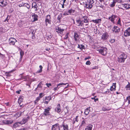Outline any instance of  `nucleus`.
I'll return each instance as SVG.
<instances>
[{
	"mask_svg": "<svg viewBox=\"0 0 130 130\" xmlns=\"http://www.w3.org/2000/svg\"><path fill=\"white\" fill-rule=\"evenodd\" d=\"M59 130H68V126L67 124H63L59 127Z\"/></svg>",
	"mask_w": 130,
	"mask_h": 130,
	"instance_id": "nucleus-4",
	"label": "nucleus"
},
{
	"mask_svg": "<svg viewBox=\"0 0 130 130\" xmlns=\"http://www.w3.org/2000/svg\"><path fill=\"white\" fill-rule=\"evenodd\" d=\"M110 89L109 90V89H107V94H110L111 93V92L110 91Z\"/></svg>",
	"mask_w": 130,
	"mask_h": 130,
	"instance_id": "nucleus-49",
	"label": "nucleus"
},
{
	"mask_svg": "<svg viewBox=\"0 0 130 130\" xmlns=\"http://www.w3.org/2000/svg\"><path fill=\"white\" fill-rule=\"evenodd\" d=\"M126 100L129 101L130 100V96H129L128 97H127L126 98Z\"/></svg>",
	"mask_w": 130,
	"mask_h": 130,
	"instance_id": "nucleus-54",
	"label": "nucleus"
},
{
	"mask_svg": "<svg viewBox=\"0 0 130 130\" xmlns=\"http://www.w3.org/2000/svg\"><path fill=\"white\" fill-rule=\"evenodd\" d=\"M82 19L84 23H88V18L87 16H85L83 17Z\"/></svg>",
	"mask_w": 130,
	"mask_h": 130,
	"instance_id": "nucleus-19",
	"label": "nucleus"
},
{
	"mask_svg": "<svg viewBox=\"0 0 130 130\" xmlns=\"http://www.w3.org/2000/svg\"><path fill=\"white\" fill-rule=\"evenodd\" d=\"M117 16L116 15L113 14L110 17H109L108 19L114 24L115 23L114 21L115 20L116 18H117Z\"/></svg>",
	"mask_w": 130,
	"mask_h": 130,
	"instance_id": "nucleus-8",
	"label": "nucleus"
},
{
	"mask_svg": "<svg viewBox=\"0 0 130 130\" xmlns=\"http://www.w3.org/2000/svg\"><path fill=\"white\" fill-rule=\"evenodd\" d=\"M86 6L87 8L89 9H91L92 8V5H89L88 4H86Z\"/></svg>",
	"mask_w": 130,
	"mask_h": 130,
	"instance_id": "nucleus-34",
	"label": "nucleus"
},
{
	"mask_svg": "<svg viewBox=\"0 0 130 130\" xmlns=\"http://www.w3.org/2000/svg\"><path fill=\"white\" fill-rule=\"evenodd\" d=\"M9 40L10 45H14L15 43L17 42V40L13 38H10Z\"/></svg>",
	"mask_w": 130,
	"mask_h": 130,
	"instance_id": "nucleus-7",
	"label": "nucleus"
},
{
	"mask_svg": "<svg viewBox=\"0 0 130 130\" xmlns=\"http://www.w3.org/2000/svg\"><path fill=\"white\" fill-rule=\"evenodd\" d=\"M45 50L46 51H50V48H46Z\"/></svg>",
	"mask_w": 130,
	"mask_h": 130,
	"instance_id": "nucleus-63",
	"label": "nucleus"
},
{
	"mask_svg": "<svg viewBox=\"0 0 130 130\" xmlns=\"http://www.w3.org/2000/svg\"><path fill=\"white\" fill-rule=\"evenodd\" d=\"M43 102L44 104H47L48 103V101H47L45 100V101L44 102Z\"/></svg>",
	"mask_w": 130,
	"mask_h": 130,
	"instance_id": "nucleus-57",
	"label": "nucleus"
},
{
	"mask_svg": "<svg viewBox=\"0 0 130 130\" xmlns=\"http://www.w3.org/2000/svg\"><path fill=\"white\" fill-rule=\"evenodd\" d=\"M24 52L22 50H21L20 52V57H23V56L24 55Z\"/></svg>",
	"mask_w": 130,
	"mask_h": 130,
	"instance_id": "nucleus-41",
	"label": "nucleus"
},
{
	"mask_svg": "<svg viewBox=\"0 0 130 130\" xmlns=\"http://www.w3.org/2000/svg\"><path fill=\"white\" fill-rule=\"evenodd\" d=\"M24 6L26 7L28 9H29L30 8V6L28 3H24Z\"/></svg>",
	"mask_w": 130,
	"mask_h": 130,
	"instance_id": "nucleus-32",
	"label": "nucleus"
},
{
	"mask_svg": "<svg viewBox=\"0 0 130 130\" xmlns=\"http://www.w3.org/2000/svg\"><path fill=\"white\" fill-rule=\"evenodd\" d=\"M32 7H33L35 9V11H36L38 9L37 8L38 7V6L36 3L34 2L32 3Z\"/></svg>",
	"mask_w": 130,
	"mask_h": 130,
	"instance_id": "nucleus-20",
	"label": "nucleus"
},
{
	"mask_svg": "<svg viewBox=\"0 0 130 130\" xmlns=\"http://www.w3.org/2000/svg\"><path fill=\"white\" fill-rule=\"evenodd\" d=\"M42 84L41 83H40L38 85V87L41 88L42 87L41 86V84Z\"/></svg>",
	"mask_w": 130,
	"mask_h": 130,
	"instance_id": "nucleus-51",
	"label": "nucleus"
},
{
	"mask_svg": "<svg viewBox=\"0 0 130 130\" xmlns=\"http://www.w3.org/2000/svg\"><path fill=\"white\" fill-rule=\"evenodd\" d=\"M46 85L48 87H49L50 86H52L51 84V83H46Z\"/></svg>",
	"mask_w": 130,
	"mask_h": 130,
	"instance_id": "nucleus-48",
	"label": "nucleus"
},
{
	"mask_svg": "<svg viewBox=\"0 0 130 130\" xmlns=\"http://www.w3.org/2000/svg\"><path fill=\"white\" fill-rule=\"evenodd\" d=\"M105 0H99L100 2L101 3L104 2Z\"/></svg>",
	"mask_w": 130,
	"mask_h": 130,
	"instance_id": "nucleus-61",
	"label": "nucleus"
},
{
	"mask_svg": "<svg viewBox=\"0 0 130 130\" xmlns=\"http://www.w3.org/2000/svg\"><path fill=\"white\" fill-rule=\"evenodd\" d=\"M87 2L90 3L91 4H92L94 3V1L93 0H88Z\"/></svg>",
	"mask_w": 130,
	"mask_h": 130,
	"instance_id": "nucleus-42",
	"label": "nucleus"
},
{
	"mask_svg": "<svg viewBox=\"0 0 130 130\" xmlns=\"http://www.w3.org/2000/svg\"><path fill=\"white\" fill-rule=\"evenodd\" d=\"M59 87H58V86H57V87L54 88L53 90L54 91H55L56 90H58L59 89Z\"/></svg>",
	"mask_w": 130,
	"mask_h": 130,
	"instance_id": "nucleus-47",
	"label": "nucleus"
},
{
	"mask_svg": "<svg viewBox=\"0 0 130 130\" xmlns=\"http://www.w3.org/2000/svg\"><path fill=\"white\" fill-rule=\"evenodd\" d=\"M126 89L128 90L130 89V84H128L127 85L126 87Z\"/></svg>",
	"mask_w": 130,
	"mask_h": 130,
	"instance_id": "nucleus-43",
	"label": "nucleus"
},
{
	"mask_svg": "<svg viewBox=\"0 0 130 130\" xmlns=\"http://www.w3.org/2000/svg\"><path fill=\"white\" fill-rule=\"evenodd\" d=\"M90 58H91V57H87L85 58V60H86L87 59H90Z\"/></svg>",
	"mask_w": 130,
	"mask_h": 130,
	"instance_id": "nucleus-56",
	"label": "nucleus"
},
{
	"mask_svg": "<svg viewBox=\"0 0 130 130\" xmlns=\"http://www.w3.org/2000/svg\"><path fill=\"white\" fill-rule=\"evenodd\" d=\"M62 16L61 14H60L58 15L57 18V19L59 21H60V20L62 18Z\"/></svg>",
	"mask_w": 130,
	"mask_h": 130,
	"instance_id": "nucleus-39",
	"label": "nucleus"
},
{
	"mask_svg": "<svg viewBox=\"0 0 130 130\" xmlns=\"http://www.w3.org/2000/svg\"><path fill=\"white\" fill-rule=\"evenodd\" d=\"M51 109L50 108L47 107V108L44 109V111L43 112V114L45 116H47L50 115V111Z\"/></svg>",
	"mask_w": 130,
	"mask_h": 130,
	"instance_id": "nucleus-9",
	"label": "nucleus"
},
{
	"mask_svg": "<svg viewBox=\"0 0 130 130\" xmlns=\"http://www.w3.org/2000/svg\"><path fill=\"white\" fill-rule=\"evenodd\" d=\"M20 124V122H15L13 124V127L14 128H16L17 127L19 126Z\"/></svg>",
	"mask_w": 130,
	"mask_h": 130,
	"instance_id": "nucleus-27",
	"label": "nucleus"
},
{
	"mask_svg": "<svg viewBox=\"0 0 130 130\" xmlns=\"http://www.w3.org/2000/svg\"><path fill=\"white\" fill-rule=\"evenodd\" d=\"M90 107H88L85 110L84 113L86 115H87L89 113V111H90Z\"/></svg>",
	"mask_w": 130,
	"mask_h": 130,
	"instance_id": "nucleus-25",
	"label": "nucleus"
},
{
	"mask_svg": "<svg viewBox=\"0 0 130 130\" xmlns=\"http://www.w3.org/2000/svg\"><path fill=\"white\" fill-rule=\"evenodd\" d=\"M51 97L50 96H48L46 97L45 98V100L46 101L49 102L50 100H51Z\"/></svg>",
	"mask_w": 130,
	"mask_h": 130,
	"instance_id": "nucleus-29",
	"label": "nucleus"
},
{
	"mask_svg": "<svg viewBox=\"0 0 130 130\" xmlns=\"http://www.w3.org/2000/svg\"><path fill=\"white\" fill-rule=\"evenodd\" d=\"M97 51H99L100 54L104 56H105L107 53V49L105 47H101Z\"/></svg>",
	"mask_w": 130,
	"mask_h": 130,
	"instance_id": "nucleus-2",
	"label": "nucleus"
},
{
	"mask_svg": "<svg viewBox=\"0 0 130 130\" xmlns=\"http://www.w3.org/2000/svg\"><path fill=\"white\" fill-rule=\"evenodd\" d=\"M63 14L64 15H68V13L67 12H64L63 13Z\"/></svg>",
	"mask_w": 130,
	"mask_h": 130,
	"instance_id": "nucleus-58",
	"label": "nucleus"
},
{
	"mask_svg": "<svg viewBox=\"0 0 130 130\" xmlns=\"http://www.w3.org/2000/svg\"><path fill=\"white\" fill-rule=\"evenodd\" d=\"M65 25H61L57 27L56 29L57 30V32L60 34L63 33V32L65 29L64 26Z\"/></svg>",
	"mask_w": 130,
	"mask_h": 130,
	"instance_id": "nucleus-3",
	"label": "nucleus"
},
{
	"mask_svg": "<svg viewBox=\"0 0 130 130\" xmlns=\"http://www.w3.org/2000/svg\"><path fill=\"white\" fill-rule=\"evenodd\" d=\"M117 1H118L117 0H114L112 3L110 5V7H114L115 6V3L117 2Z\"/></svg>",
	"mask_w": 130,
	"mask_h": 130,
	"instance_id": "nucleus-28",
	"label": "nucleus"
},
{
	"mask_svg": "<svg viewBox=\"0 0 130 130\" xmlns=\"http://www.w3.org/2000/svg\"><path fill=\"white\" fill-rule=\"evenodd\" d=\"M112 30L115 32H118L120 31V29L118 27L114 26L112 28Z\"/></svg>",
	"mask_w": 130,
	"mask_h": 130,
	"instance_id": "nucleus-11",
	"label": "nucleus"
},
{
	"mask_svg": "<svg viewBox=\"0 0 130 130\" xmlns=\"http://www.w3.org/2000/svg\"><path fill=\"white\" fill-rule=\"evenodd\" d=\"M103 110H104V111H108L109 110V109H106L104 108V109H103Z\"/></svg>",
	"mask_w": 130,
	"mask_h": 130,
	"instance_id": "nucleus-62",
	"label": "nucleus"
},
{
	"mask_svg": "<svg viewBox=\"0 0 130 130\" xmlns=\"http://www.w3.org/2000/svg\"><path fill=\"white\" fill-rule=\"evenodd\" d=\"M22 57H20V59H19V62H21V61H22Z\"/></svg>",
	"mask_w": 130,
	"mask_h": 130,
	"instance_id": "nucleus-59",
	"label": "nucleus"
},
{
	"mask_svg": "<svg viewBox=\"0 0 130 130\" xmlns=\"http://www.w3.org/2000/svg\"><path fill=\"white\" fill-rule=\"evenodd\" d=\"M123 7L126 9L130 8V5L128 4H124L123 5Z\"/></svg>",
	"mask_w": 130,
	"mask_h": 130,
	"instance_id": "nucleus-22",
	"label": "nucleus"
},
{
	"mask_svg": "<svg viewBox=\"0 0 130 130\" xmlns=\"http://www.w3.org/2000/svg\"><path fill=\"white\" fill-rule=\"evenodd\" d=\"M76 22L77 24H76L77 26H83L84 25V24L83 23H82V21H81L80 19H78L76 20Z\"/></svg>",
	"mask_w": 130,
	"mask_h": 130,
	"instance_id": "nucleus-16",
	"label": "nucleus"
},
{
	"mask_svg": "<svg viewBox=\"0 0 130 130\" xmlns=\"http://www.w3.org/2000/svg\"><path fill=\"white\" fill-rule=\"evenodd\" d=\"M78 116H76V117L74 119L73 122V124H74L75 123H76L78 122Z\"/></svg>",
	"mask_w": 130,
	"mask_h": 130,
	"instance_id": "nucleus-26",
	"label": "nucleus"
},
{
	"mask_svg": "<svg viewBox=\"0 0 130 130\" xmlns=\"http://www.w3.org/2000/svg\"><path fill=\"white\" fill-rule=\"evenodd\" d=\"M51 17L50 15H48L46 16L45 20V22L46 26H47L48 24H50L51 22Z\"/></svg>",
	"mask_w": 130,
	"mask_h": 130,
	"instance_id": "nucleus-5",
	"label": "nucleus"
},
{
	"mask_svg": "<svg viewBox=\"0 0 130 130\" xmlns=\"http://www.w3.org/2000/svg\"><path fill=\"white\" fill-rule=\"evenodd\" d=\"M100 7L102 9H103L104 8V6L103 5H101L100 6Z\"/></svg>",
	"mask_w": 130,
	"mask_h": 130,
	"instance_id": "nucleus-60",
	"label": "nucleus"
},
{
	"mask_svg": "<svg viewBox=\"0 0 130 130\" xmlns=\"http://www.w3.org/2000/svg\"><path fill=\"white\" fill-rule=\"evenodd\" d=\"M124 35L125 37L130 36V27L128 28L124 31Z\"/></svg>",
	"mask_w": 130,
	"mask_h": 130,
	"instance_id": "nucleus-6",
	"label": "nucleus"
},
{
	"mask_svg": "<svg viewBox=\"0 0 130 130\" xmlns=\"http://www.w3.org/2000/svg\"><path fill=\"white\" fill-rule=\"evenodd\" d=\"M108 36L107 33H104L102 36L101 39L103 40H106L108 38Z\"/></svg>",
	"mask_w": 130,
	"mask_h": 130,
	"instance_id": "nucleus-12",
	"label": "nucleus"
},
{
	"mask_svg": "<svg viewBox=\"0 0 130 130\" xmlns=\"http://www.w3.org/2000/svg\"><path fill=\"white\" fill-rule=\"evenodd\" d=\"M22 113H23V112H19L18 113V114H19V115L18 116L20 117V116H21V114Z\"/></svg>",
	"mask_w": 130,
	"mask_h": 130,
	"instance_id": "nucleus-53",
	"label": "nucleus"
},
{
	"mask_svg": "<svg viewBox=\"0 0 130 130\" xmlns=\"http://www.w3.org/2000/svg\"><path fill=\"white\" fill-rule=\"evenodd\" d=\"M127 57L126 54L123 53H121L118 57L117 61L120 63L124 62L125 59Z\"/></svg>",
	"mask_w": 130,
	"mask_h": 130,
	"instance_id": "nucleus-1",
	"label": "nucleus"
},
{
	"mask_svg": "<svg viewBox=\"0 0 130 130\" xmlns=\"http://www.w3.org/2000/svg\"><path fill=\"white\" fill-rule=\"evenodd\" d=\"M13 120H7L4 121L3 122L4 124H12L13 122Z\"/></svg>",
	"mask_w": 130,
	"mask_h": 130,
	"instance_id": "nucleus-15",
	"label": "nucleus"
},
{
	"mask_svg": "<svg viewBox=\"0 0 130 130\" xmlns=\"http://www.w3.org/2000/svg\"><path fill=\"white\" fill-rule=\"evenodd\" d=\"M86 120L85 119H84L82 121L81 123V125L82 126H85L86 124Z\"/></svg>",
	"mask_w": 130,
	"mask_h": 130,
	"instance_id": "nucleus-33",
	"label": "nucleus"
},
{
	"mask_svg": "<svg viewBox=\"0 0 130 130\" xmlns=\"http://www.w3.org/2000/svg\"><path fill=\"white\" fill-rule=\"evenodd\" d=\"M78 48L82 50L85 48V46L82 44H81L80 45L78 44Z\"/></svg>",
	"mask_w": 130,
	"mask_h": 130,
	"instance_id": "nucleus-30",
	"label": "nucleus"
},
{
	"mask_svg": "<svg viewBox=\"0 0 130 130\" xmlns=\"http://www.w3.org/2000/svg\"><path fill=\"white\" fill-rule=\"evenodd\" d=\"M39 68H40V70H38L37 72V73H39L41 72L42 71V69L43 68L42 66L40 65L39 66Z\"/></svg>",
	"mask_w": 130,
	"mask_h": 130,
	"instance_id": "nucleus-31",
	"label": "nucleus"
},
{
	"mask_svg": "<svg viewBox=\"0 0 130 130\" xmlns=\"http://www.w3.org/2000/svg\"><path fill=\"white\" fill-rule=\"evenodd\" d=\"M19 6L20 7L23 6H24V4L23 3L22 4H20L19 5Z\"/></svg>",
	"mask_w": 130,
	"mask_h": 130,
	"instance_id": "nucleus-55",
	"label": "nucleus"
},
{
	"mask_svg": "<svg viewBox=\"0 0 130 130\" xmlns=\"http://www.w3.org/2000/svg\"><path fill=\"white\" fill-rule=\"evenodd\" d=\"M23 99L21 98H19V99L18 100V103L20 105L21 104V103L23 101Z\"/></svg>",
	"mask_w": 130,
	"mask_h": 130,
	"instance_id": "nucleus-36",
	"label": "nucleus"
},
{
	"mask_svg": "<svg viewBox=\"0 0 130 130\" xmlns=\"http://www.w3.org/2000/svg\"><path fill=\"white\" fill-rule=\"evenodd\" d=\"M61 107L60 104H58L57 105L56 107L55 108V110L58 113H59L61 110Z\"/></svg>",
	"mask_w": 130,
	"mask_h": 130,
	"instance_id": "nucleus-13",
	"label": "nucleus"
},
{
	"mask_svg": "<svg viewBox=\"0 0 130 130\" xmlns=\"http://www.w3.org/2000/svg\"><path fill=\"white\" fill-rule=\"evenodd\" d=\"M10 19V17H9V16L8 15L7 17L6 18V19L4 21V22H6L7 23H9L8 22V20L9 19Z\"/></svg>",
	"mask_w": 130,
	"mask_h": 130,
	"instance_id": "nucleus-37",
	"label": "nucleus"
},
{
	"mask_svg": "<svg viewBox=\"0 0 130 130\" xmlns=\"http://www.w3.org/2000/svg\"><path fill=\"white\" fill-rule=\"evenodd\" d=\"M37 17L38 16L36 14H35L34 15L33 19L34 21H36L37 20Z\"/></svg>",
	"mask_w": 130,
	"mask_h": 130,
	"instance_id": "nucleus-38",
	"label": "nucleus"
},
{
	"mask_svg": "<svg viewBox=\"0 0 130 130\" xmlns=\"http://www.w3.org/2000/svg\"><path fill=\"white\" fill-rule=\"evenodd\" d=\"M58 125V124H56L53 125L52 128V130H58L59 127Z\"/></svg>",
	"mask_w": 130,
	"mask_h": 130,
	"instance_id": "nucleus-17",
	"label": "nucleus"
},
{
	"mask_svg": "<svg viewBox=\"0 0 130 130\" xmlns=\"http://www.w3.org/2000/svg\"><path fill=\"white\" fill-rule=\"evenodd\" d=\"M92 21L93 22L98 24L101 22V19H100L95 20H92Z\"/></svg>",
	"mask_w": 130,
	"mask_h": 130,
	"instance_id": "nucleus-23",
	"label": "nucleus"
},
{
	"mask_svg": "<svg viewBox=\"0 0 130 130\" xmlns=\"http://www.w3.org/2000/svg\"><path fill=\"white\" fill-rule=\"evenodd\" d=\"M40 98L39 97L37 98L36 100L34 101V103L35 104H36L40 100Z\"/></svg>",
	"mask_w": 130,
	"mask_h": 130,
	"instance_id": "nucleus-40",
	"label": "nucleus"
},
{
	"mask_svg": "<svg viewBox=\"0 0 130 130\" xmlns=\"http://www.w3.org/2000/svg\"><path fill=\"white\" fill-rule=\"evenodd\" d=\"M79 37V35H78V34L76 32H75L74 34V40L75 41H77V38H78Z\"/></svg>",
	"mask_w": 130,
	"mask_h": 130,
	"instance_id": "nucleus-21",
	"label": "nucleus"
},
{
	"mask_svg": "<svg viewBox=\"0 0 130 130\" xmlns=\"http://www.w3.org/2000/svg\"><path fill=\"white\" fill-rule=\"evenodd\" d=\"M116 83H113L112 86L110 88V90L111 91H114L116 90Z\"/></svg>",
	"mask_w": 130,
	"mask_h": 130,
	"instance_id": "nucleus-18",
	"label": "nucleus"
},
{
	"mask_svg": "<svg viewBox=\"0 0 130 130\" xmlns=\"http://www.w3.org/2000/svg\"><path fill=\"white\" fill-rule=\"evenodd\" d=\"M92 125H89L85 128V130H92Z\"/></svg>",
	"mask_w": 130,
	"mask_h": 130,
	"instance_id": "nucleus-24",
	"label": "nucleus"
},
{
	"mask_svg": "<svg viewBox=\"0 0 130 130\" xmlns=\"http://www.w3.org/2000/svg\"><path fill=\"white\" fill-rule=\"evenodd\" d=\"M117 24L118 25H119L120 26H121V20L120 18H119L117 22Z\"/></svg>",
	"mask_w": 130,
	"mask_h": 130,
	"instance_id": "nucleus-35",
	"label": "nucleus"
},
{
	"mask_svg": "<svg viewBox=\"0 0 130 130\" xmlns=\"http://www.w3.org/2000/svg\"><path fill=\"white\" fill-rule=\"evenodd\" d=\"M91 64V62L89 61H87L86 62V64L87 65H90Z\"/></svg>",
	"mask_w": 130,
	"mask_h": 130,
	"instance_id": "nucleus-45",
	"label": "nucleus"
},
{
	"mask_svg": "<svg viewBox=\"0 0 130 130\" xmlns=\"http://www.w3.org/2000/svg\"><path fill=\"white\" fill-rule=\"evenodd\" d=\"M73 10H72V9H70L68 10V12L70 14L72 13V12L73 11Z\"/></svg>",
	"mask_w": 130,
	"mask_h": 130,
	"instance_id": "nucleus-52",
	"label": "nucleus"
},
{
	"mask_svg": "<svg viewBox=\"0 0 130 130\" xmlns=\"http://www.w3.org/2000/svg\"><path fill=\"white\" fill-rule=\"evenodd\" d=\"M7 4L6 0H3L0 1V5L2 7H4Z\"/></svg>",
	"mask_w": 130,
	"mask_h": 130,
	"instance_id": "nucleus-14",
	"label": "nucleus"
},
{
	"mask_svg": "<svg viewBox=\"0 0 130 130\" xmlns=\"http://www.w3.org/2000/svg\"><path fill=\"white\" fill-rule=\"evenodd\" d=\"M29 117H27V118H23L22 120L20 122V124L22 125L25 124L28 121L29 119Z\"/></svg>",
	"mask_w": 130,
	"mask_h": 130,
	"instance_id": "nucleus-10",
	"label": "nucleus"
},
{
	"mask_svg": "<svg viewBox=\"0 0 130 130\" xmlns=\"http://www.w3.org/2000/svg\"><path fill=\"white\" fill-rule=\"evenodd\" d=\"M62 5V8H64V4H61Z\"/></svg>",
	"mask_w": 130,
	"mask_h": 130,
	"instance_id": "nucleus-64",
	"label": "nucleus"
},
{
	"mask_svg": "<svg viewBox=\"0 0 130 130\" xmlns=\"http://www.w3.org/2000/svg\"><path fill=\"white\" fill-rule=\"evenodd\" d=\"M66 84H65L64 83H60L58 84L57 85V86L58 87L59 86L62 85H65Z\"/></svg>",
	"mask_w": 130,
	"mask_h": 130,
	"instance_id": "nucleus-44",
	"label": "nucleus"
},
{
	"mask_svg": "<svg viewBox=\"0 0 130 130\" xmlns=\"http://www.w3.org/2000/svg\"><path fill=\"white\" fill-rule=\"evenodd\" d=\"M115 40L114 39H111L110 40V41L111 43H113L115 42Z\"/></svg>",
	"mask_w": 130,
	"mask_h": 130,
	"instance_id": "nucleus-50",
	"label": "nucleus"
},
{
	"mask_svg": "<svg viewBox=\"0 0 130 130\" xmlns=\"http://www.w3.org/2000/svg\"><path fill=\"white\" fill-rule=\"evenodd\" d=\"M43 94L42 93H40L39 97H40V98H42L44 96V95H43Z\"/></svg>",
	"mask_w": 130,
	"mask_h": 130,
	"instance_id": "nucleus-46",
	"label": "nucleus"
}]
</instances>
